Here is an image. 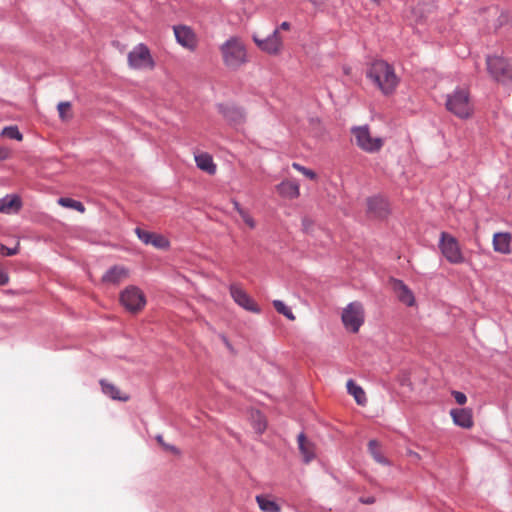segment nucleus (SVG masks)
Segmentation results:
<instances>
[{
    "mask_svg": "<svg viewBox=\"0 0 512 512\" xmlns=\"http://www.w3.org/2000/svg\"><path fill=\"white\" fill-rule=\"evenodd\" d=\"M234 209L238 212L239 215H241V211H246L241 207V205L237 201H233Z\"/></svg>",
    "mask_w": 512,
    "mask_h": 512,
    "instance_id": "ea45409f",
    "label": "nucleus"
},
{
    "mask_svg": "<svg viewBox=\"0 0 512 512\" xmlns=\"http://www.w3.org/2000/svg\"><path fill=\"white\" fill-rule=\"evenodd\" d=\"M446 108L449 112L460 119H468L474 112L467 88H456L446 97Z\"/></svg>",
    "mask_w": 512,
    "mask_h": 512,
    "instance_id": "7ed1b4c3",
    "label": "nucleus"
},
{
    "mask_svg": "<svg viewBox=\"0 0 512 512\" xmlns=\"http://www.w3.org/2000/svg\"><path fill=\"white\" fill-rule=\"evenodd\" d=\"M368 449L372 457L378 462L385 464L387 461L380 452L379 443L376 440H370L368 443Z\"/></svg>",
    "mask_w": 512,
    "mask_h": 512,
    "instance_id": "c85d7f7f",
    "label": "nucleus"
},
{
    "mask_svg": "<svg viewBox=\"0 0 512 512\" xmlns=\"http://www.w3.org/2000/svg\"><path fill=\"white\" fill-rule=\"evenodd\" d=\"M256 502L263 512H280V506L267 495H257Z\"/></svg>",
    "mask_w": 512,
    "mask_h": 512,
    "instance_id": "393cba45",
    "label": "nucleus"
},
{
    "mask_svg": "<svg viewBox=\"0 0 512 512\" xmlns=\"http://www.w3.org/2000/svg\"><path fill=\"white\" fill-rule=\"evenodd\" d=\"M252 39L256 46L264 53L272 56H277L282 53L284 48L283 38L279 33V28L266 38H260L256 33L252 35Z\"/></svg>",
    "mask_w": 512,
    "mask_h": 512,
    "instance_id": "1a4fd4ad",
    "label": "nucleus"
},
{
    "mask_svg": "<svg viewBox=\"0 0 512 512\" xmlns=\"http://www.w3.org/2000/svg\"><path fill=\"white\" fill-rule=\"evenodd\" d=\"M277 28H279V31H280V30L288 31V30H290L291 25H290V23H289V22L284 21V22H282V23H281Z\"/></svg>",
    "mask_w": 512,
    "mask_h": 512,
    "instance_id": "58836bf2",
    "label": "nucleus"
},
{
    "mask_svg": "<svg viewBox=\"0 0 512 512\" xmlns=\"http://www.w3.org/2000/svg\"><path fill=\"white\" fill-rule=\"evenodd\" d=\"M372 2H374L375 4H380L383 0H371Z\"/></svg>",
    "mask_w": 512,
    "mask_h": 512,
    "instance_id": "a19ab883",
    "label": "nucleus"
},
{
    "mask_svg": "<svg viewBox=\"0 0 512 512\" xmlns=\"http://www.w3.org/2000/svg\"><path fill=\"white\" fill-rule=\"evenodd\" d=\"M450 415L453 422L462 428L469 429L473 426L472 411L466 408L452 409Z\"/></svg>",
    "mask_w": 512,
    "mask_h": 512,
    "instance_id": "dca6fc26",
    "label": "nucleus"
},
{
    "mask_svg": "<svg viewBox=\"0 0 512 512\" xmlns=\"http://www.w3.org/2000/svg\"><path fill=\"white\" fill-rule=\"evenodd\" d=\"M308 223V220L307 219H304L303 220V225L306 227V224Z\"/></svg>",
    "mask_w": 512,
    "mask_h": 512,
    "instance_id": "37998d69",
    "label": "nucleus"
},
{
    "mask_svg": "<svg viewBox=\"0 0 512 512\" xmlns=\"http://www.w3.org/2000/svg\"><path fill=\"white\" fill-rule=\"evenodd\" d=\"M121 304L131 313L141 311L146 305V297L136 286L126 287L120 294Z\"/></svg>",
    "mask_w": 512,
    "mask_h": 512,
    "instance_id": "9d476101",
    "label": "nucleus"
},
{
    "mask_svg": "<svg viewBox=\"0 0 512 512\" xmlns=\"http://www.w3.org/2000/svg\"><path fill=\"white\" fill-rule=\"evenodd\" d=\"M195 162L200 170L210 175H214L216 173L217 167L213 162V158L210 154L200 153L195 155Z\"/></svg>",
    "mask_w": 512,
    "mask_h": 512,
    "instance_id": "4be33fe9",
    "label": "nucleus"
},
{
    "mask_svg": "<svg viewBox=\"0 0 512 512\" xmlns=\"http://www.w3.org/2000/svg\"><path fill=\"white\" fill-rule=\"evenodd\" d=\"M102 392L113 400L126 402L130 399L129 395L123 394L118 387L108 381L100 380Z\"/></svg>",
    "mask_w": 512,
    "mask_h": 512,
    "instance_id": "412c9836",
    "label": "nucleus"
},
{
    "mask_svg": "<svg viewBox=\"0 0 512 512\" xmlns=\"http://www.w3.org/2000/svg\"><path fill=\"white\" fill-rule=\"evenodd\" d=\"M0 253L5 256H13L18 253V246L14 247V248H9V247H6L5 245H1Z\"/></svg>",
    "mask_w": 512,
    "mask_h": 512,
    "instance_id": "f704fd0d",
    "label": "nucleus"
},
{
    "mask_svg": "<svg viewBox=\"0 0 512 512\" xmlns=\"http://www.w3.org/2000/svg\"><path fill=\"white\" fill-rule=\"evenodd\" d=\"M57 109L59 112V116L62 120H66V119L70 118V115H67V113L71 109L70 102H60L57 106Z\"/></svg>",
    "mask_w": 512,
    "mask_h": 512,
    "instance_id": "2f4dec72",
    "label": "nucleus"
},
{
    "mask_svg": "<svg viewBox=\"0 0 512 512\" xmlns=\"http://www.w3.org/2000/svg\"><path fill=\"white\" fill-rule=\"evenodd\" d=\"M347 391L352 395L358 405L364 406L367 403V397L361 386L357 385L354 380L349 379L346 384Z\"/></svg>",
    "mask_w": 512,
    "mask_h": 512,
    "instance_id": "b1692460",
    "label": "nucleus"
},
{
    "mask_svg": "<svg viewBox=\"0 0 512 512\" xmlns=\"http://www.w3.org/2000/svg\"><path fill=\"white\" fill-rule=\"evenodd\" d=\"M1 135L9 139H15L17 141H21L23 138V135L17 126H7L3 128Z\"/></svg>",
    "mask_w": 512,
    "mask_h": 512,
    "instance_id": "c756f323",
    "label": "nucleus"
},
{
    "mask_svg": "<svg viewBox=\"0 0 512 512\" xmlns=\"http://www.w3.org/2000/svg\"><path fill=\"white\" fill-rule=\"evenodd\" d=\"M252 425L257 433H263L266 429V420L264 416L259 412L255 411L251 413Z\"/></svg>",
    "mask_w": 512,
    "mask_h": 512,
    "instance_id": "bb28decb",
    "label": "nucleus"
},
{
    "mask_svg": "<svg viewBox=\"0 0 512 512\" xmlns=\"http://www.w3.org/2000/svg\"><path fill=\"white\" fill-rule=\"evenodd\" d=\"M224 342H225V344H226V346H227V347H229V346H230V344H229V342H228V340H227L226 338H224Z\"/></svg>",
    "mask_w": 512,
    "mask_h": 512,
    "instance_id": "79ce46f5",
    "label": "nucleus"
},
{
    "mask_svg": "<svg viewBox=\"0 0 512 512\" xmlns=\"http://www.w3.org/2000/svg\"><path fill=\"white\" fill-rule=\"evenodd\" d=\"M128 65L132 69L142 70V69H153L155 67V62L152 58L149 48L140 43L136 45L127 56Z\"/></svg>",
    "mask_w": 512,
    "mask_h": 512,
    "instance_id": "6e6552de",
    "label": "nucleus"
},
{
    "mask_svg": "<svg viewBox=\"0 0 512 512\" xmlns=\"http://www.w3.org/2000/svg\"><path fill=\"white\" fill-rule=\"evenodd\" d=\"M452 395L459 405H464L467 402L466 395L460 391H453Z\"/></svg>",
    "mask_w": 512,
    "mask_h": 512,
    "instance_id": "c9c22d12",
    "label": "nucleus"
},
{
    "mask_svg": "<svg viewBox=\"0 0 512 512\" xmlns=\"http://www.w3.org/2000/svg\"><path fill=\"white\" fill-rule=\"evenodd\" d=\"M299 450L306 463L310 462L314 456V445L308 441L303 433L298 435Z\"/></svg>",
    "mask_w": 512,
    "mask_h": 512,
    "instance_id": "5701e85b",
    "label": "nucleus"
},
{
    "mask_svg": "<svg viewBox=\"0 0 512 512\" xmlns=\"http://www.w3.org/2000/svg\"><path fill=\"white\" fill-rule=\"evenodd\" d=\"M240 217L245 222L249 228L254 229L256 227V222L253 217L247 211H241Z\"/></svg>",
    "mask_w": 512,
    "mask_h": 512,
    "instance_id": "72a5a7b5",
    "label": "nucleus"
},
{
    "mask_svg": "<svg viewBox=\"0 0 512 512\" xmlns=\"http://www.w3.org/2000/svg\"><path fill=\"white\" fill-rule=\"evenodd\" d=\"M393 290L397 295L399 301L407 306L415 304V297L413 292L401 280H393Z\"/></svg>",
    "mask_w": 512,
    "mask_h": 512,
    "instance_id": "f3484780",
    "label": "nucleus"
},
{
    "mask_svg": "<svg viewBox=\"0 0 512 512\" xmlns=\"http://www.w3.org/2000/svg\"><path fill=\"white\" fill-rule=\"evenodd\" d=\"M9 277L5 271L0 268V285H5L8 283Z\"/></svg>",
    "mask_w": 512,
    "mask_h": 512,
    "instance_id": "4c0bfd02",
    "label": "nucleus"
},
{
    "mask_svg": "<svg viewBox=\"0 0 512 512\" xmlns=\"http://www.w3.org/2000/svg\"><path fill=\"white\" fill-rule=\"evenodd\" d=\"M380 205V206H385V203L384 201H382L381 199H378V198H372V199H369L368 200V208L369 210L373 211L376 209V205Z\"/></svg>",
    "mask_w": 512,
    "mask_h": 512,
    "instance_id": "e433bc0d",
    "label": "nucleus"
},
{
    "mask_svg": "<svg viewBox=\"0 0 512 512\" xmlns=\"http://www.w3.org/2000/svg\"><path fill=\"white\" fill-rule=\"evenodd\" d=\"M486 63L489 73L497 81L504 84L512 82V60L501 56H488Z\"/></svg>",
    "mask_w": 512,
    "mask_h": 512,
    "instance_id": "423d86ee",
    "label": "nucleus"
},
{
    "mask_svg": "<svg viewBox=\"0 0 512 512\" xmlns=\"http://www.w3.org/2000/svg\"><path fill=\"white\" fill-rule=\"evenodd\" d=\"M276 189L282 197L288 199H296L300 195V186L295 180H284L276 186Z\"/></svg>",
    "mask_w": 512,
    "mask_h": 512,
    "instance_id": "a211bd4d",
    "label": "nucleus"
},
{
    "mask_svg": "<svg viewBox=\"0 0 512 512\" xmlns=\"http://www.w3.org/2000/svg\"><path fill=\"white\" fill-rule=\"evenodd\" d=\"M221 112L231 125L238 126L245 122V112L241 108L227 106L222 108Z\"/></svg>",
    "mask_w": 512,
    "mask_h": 512,
    "instance_id": "6ab92c4d",
    "label": "nucleus"
},
{
    "mask_svg": "<svg viewBox=\"0 0 512 512\" xmlns=\"http://www.w3.org/2000/svg\"><path fill=\"white\" fill-rule=\"evenodd\" d=\"M512 235L509 232H497L493 235L492 245L495 252L501 254L511 253Z\"/></svg>",
    "mask_w": 512,
    "mask_h": 512,
    "instance_id": "2eb2a0df",
    "label": "nucleus"
},
{
    "mask_svg": "<svg viewBox=\"0 0 512 512\" xmlns=\"http://www.w3.org/2000/svg\"><path fill=\"white\" fill-rule=\"evenodd\" d=\"M356 145L368 153H376L381 150L384 140L381 137H373L367 125L356 126L351 129Z\"/></svg>",
    "mask_w": 512,
    "mask_h": 512,
    "instance_id": "39448f33",
    "label": "nucleus"
},
{
    "mask_svg": "<svg viewBox=\"0 0 512 512\" xmlns=\"http://www.w3.org/2000/svg\"><path fill=\"white\" fill-rule=\"evenodd\" d=\"M229 290L231 297L240 307L256 314L261 312L257 303L240 286L233 284L230 286Z\"/></svg>",
    "mask_w": 512,
    "mask_h": 512,
    "instance_id": "9b49d317",
    "label": "nucleus"
},
{
    "mask_svg": "<svg viewBox=\"0 0 512 512\" xmlns=\"http://www.w3.org/2000/svg\"><path fill=\"white\" fill-rule=\"evenodd\" d=\"M135 233L144 244H150L155 248L165 249L169 247V241L162 235L136 228Z\"/></svg>",
    "mask_w": 512,
    "mask_h": 512,
    "instance_id": "ddd939ff",
    "label": "nucleus"
},
{
    "mask_svg": "<svg viewBox=\"0 0 512 512\" xmlns=\"http://www.w3.org/2000/svg\"><path fill=\"white\" fill-rule=\"evenodd\" d=\"M439 249L445 259L451 264H462L465 256L458 240L447 232H441L439 238Z\"/></svg>",
    "mask_w": 512,
    "mask_h": 512,
    "instance_id": "20e7f679",
    "label": "nucleus"
},
{
    "mask_svg": "<svg viewBox=\"0 0 512 512\" xmlns=\"http://www.w3.org/2000/svg\"><path fill=\"white\" fill-rule=\"evenodd\" d=\"M367 77L384 95L392 94L399 84V78L393 66L383 60H376L371 64Z\"/></svg>",
    "mask_w": 512,
    "mask_h": 512,
    "instance_id": "f257e3e1",
    "label": "nucleus"
},
{
    "mask_svg": "<svg viewBox=\"0 0 512 512\" xmlns=\"http://www.w3.org/2000/svg\"><path fill=\"white\" fill-rule=\"evenodd\" d=\"M21 208V200L17 195L9 194L0 199V212L10 214L18 212Z\"/></svg>",
    "mask_w": 512,
    "mask_h": 512,
    "instance_id": "aec40b11",
    "label": "nucleus"
},
{
    "mask_svg": "<svg viewBox=\"0 0 512 512\" xmlns=\"http://www.w3.org/2000/svg\"><path fill=\"white\" fill-rule=\"evenodd\" d=\"M128 276L129 270L126 267L115 265L102 276V282L117 285L127 279Z\"/></svg>",
    "mask_w": 512,
    "mask_h": 512,
    "instance_id": "4468645a",
    "label": "nucleus"
},
{
    "mask_svg": "<svg viewBox=\"0 0 512 512\" xmlns=\"http://www.w3.org/2000/svg\"><path fill=\"white\" fill-rule=\"evenodd\" d=\"M156 440L165 450L170 451V452H172L174 454H178L179 453V450L175 446L169 445L166 442H164V439H163L162 435H157L156 436Z\"/></svg>",
    "mask_w": 512,
    "mask_h": 512,
    "instance_id": "473e14b6",
    "label": "nucleus"
},
{
    "mask_svg": "<svg viewBox=\"0 0 512 512\" xmlns=\"http://www.w3.org/2000/svg\"><path fill=\"white\" fill-rule=\"evenodd\" d=\"M176 41L182 47L189 51H194L198 45V39L194 31L186 25H178L173 27Z\"/></svg>",
    "mask_w": 512,
    "mask_h": 512,
    "instance_id": "f8f14e48",
    "label": "nucleus"
},
{
    "mask_svg": "<svg viewBox=\"0 0 512 512\" xmlns=\"http://www.w3.org/2000/svg\"><path fill=\"white\" fill-rule=\"evenodd\" d=\"M58 204L65 208H71L76 211L83 213L85 211L84 205L80 201H76L72 198L61 197L58 199Z\"/></svg>",
    "mask_w": 512,
    "mask_h": 512,
    "instance_id": "a878e982",
    "label": "nucleus"
},
{
    "mask_svg": "<svg viewBox=\"0 0 512 512\" xmlns=\"http://www.w3.org/2000/svg\"><path fill=\"white\" fill-rule=\"evenodd\" d=\"M365 503H372V500L368 499L367 501H365Z\"/></svg>",
    "mask_w": 512,
    "mask_h": 512,
    "instance_id": "c03bdc74",
    "label": "nucleus"
},
{
    "mask_svg": "<svg viewBox=\"0 0 512 512\" xmlns=\"http://www.w3.org/2000/svg\"><path fill=\"white\" fill-rule=\"evenodd\" d=\"M273 306L279 314H282L291 321L295 320V315L293 314L292 310L288 306H286V304L283 301L274 300Z\"/></svg>",
    "mask_w": 512,
    "mask_h": 512,
    "instance_id": "cd10ccee",
    "label": "nucleus"
},
{
    "mask_svg": "<svg viewBox=\"0 0 512 512\" xmlns=\"http://www.w3.org/2000/svg\"><path fill=\"white\" fill-rule=\"evenodd\" d=\"M292 167H293L295 170H297V171H299L300 173H302V174H303L304 176H306L307 178L311 179V180H314V179H316V177H317L316 173H315L313 170L308 169V168H306V167H304V166L300 165L299 163H296V162L292 163Z\"/></svg>",
    "mask_w": 512,
    "mask_h": 512,
    "instance_id": "7c9ffc66",
    "label": "nucleus"
},
{
    "mask_svg": "<svg viewBox=\"0 0 512 512\" xmlns=\"http://www.w3.org/2000/svg\"><path fill=\"white\" fill-rule=\"evenodd\" d=\"M364 308L363 305L358 302L349 303L342 311L341 319L344 327L352 332L357 333L360 327L364 323Z\"/></svg>",
    "mask_w": 512,
    "mask_h": 512,
    "instance_id": "0eeeda50",
    "label": "nucleus"
},
{
    "mask_svg": "<svg viewBox=\"0 0 512 512\" xmlns=\"http://www.w3.org/2000/svg\"><path fill=\"white\" fill-rule=\"evenodd\" d=\"M220 52L224 64L231 69H237L248 61L245 44L236 36L227 39L220 46Z\"/></svg>",
    "mask_w": 512,
    "mask_h": 512,
    "instance_id": "f03ea898",
    "label": "nucleus"
}]
</instances>
